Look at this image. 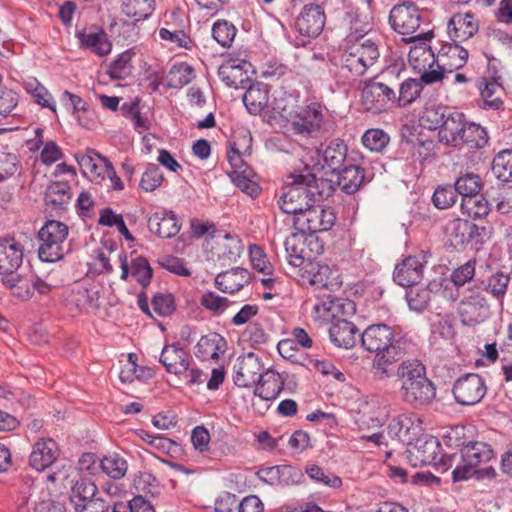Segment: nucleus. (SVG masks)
Instances as JSON below:
<instances>
[{
	"instance_id": "nucleus-1",
	"label": "nucleus",
	"mask_w": 512,
	"mask_h": 512,
	"mask_svg": "<svg viewBox=\"0 0 512 512\" xmlns=\"http://www.w3.org/2000/svg\"><path fill=\"white\" fill-rule=\"evenodd\" d=\"M360 341L366 351L375 353L372 368L379 380L392 377L391 366L407 353L406 341L395 338L392 328L386 324L370 325L360 335Z\"/></svg>"
},
{
	"instance_id": "nucleus-2",
	"label": "nucleus",
	"mask_w": 512,
	"mask_h": 512,
	"mask_svg": "<svg viewBox=\"0 0 512 512\" xmlns=\"http://www.w3.org/2000/svg\"><path fill=\"white\" fill-rule=\"evenodd\" d=\"M291 183L282 188L278 200L279 208L294 217L306 211L312 203H319L334 193V184L326 178H317L312 173L291 175Z\"/></svg>"
},
{
	"instance_id": "nucleus-3",
	"label": "nucleus",
	"mask_w": 512,
	"mask_h": 512,
	"mask_svg": "<svg viewBox=\"0 0 512 512\" xmlns=\"http://www.w3.org/2000/svg\"><path fill=\"white\" fill-rule=\"evenodd\" d=\"M401 382L403 402L414 407L430 405L436 398V386L427 377L426 367L419 360L403 361L395 373Z\"/></svg>"
},
{
	"instance_id": "nucleus-4",
	"label": "nucleus",
	"mask_w": 512,
	"mask_h": 512,
	"mask_svg": "<svg viewBox=\"0 0 512 512\" xmlns=\"http://www.w3.org/2000/svg\"><path fill=\"white\" fill-rule=\"evenodd\" d=\"M24 258L23 244L12 236L0 237V280L5 288L21 299H28L30 291L19 286L22 278L17 273Z\"/></svg>"
},
{
	"instance_id": "nucleus-5",
	"label": "nucleus",
	"mask_w": 512,
	"mask_h": 512,
	"mask_svg": "<svg viewBox=\"0 0 512 512\" xmlns=\"http://www.w3.org/2000/svg\"><path fill=\"white\" fill-rule=\"evenodd\" d=\"M462 465H458L452 472L454 482L467 480L473 476L477 479H494L497 475L492 466L480 468L494 458V451L485 442H469L461 449Z\"/></svg>"
},
{
	"instance_id": "nucleus-6",
	"label": "nucleus",
	"mask_w": 512,
	"mask_h": 512,
	"mask_svg": "<svg viewBox=\"0 0 512 512\" xmlns=\"http://www.w3.org/2000/svg\"><path fill=\"white\" fill-rule=\"evenodd\" d=\"M421 13L417 5L410 1H404L395 5L389 14V23L394 31L404 36H409L407 42L429 41L433 38L432 30L414 34L421 25Z\"/></svg>"
},
{
	"instance_id": "nucleus-7",
	"label": "nucleus",
	"mask_w": 512,
	"mask_h": 512,
	"mask_svg": "<svg viewBox=\"0 0 512 512\" xmlns=\"http://www.w3.org/2000/svg\"><path fill=\"white\" fill-rule=\"evenodd\" d=\"M468 55V51L465 48L460 46L458 42H453L443 44L436 56H434L430 47L426 48L425 46H420L411 49L408 57L410 62L417 61L420 56L424 58V61H426L428 57H432L433 63H435L438 68L447 73H452L466 64Z\"/></svg>"
},
{
	"instance_id": "nucleus-8",
	"label": "nucleus",
	"mask_w": 512,
	"mask_h": 512,
	"mask_svg": "<svg viewBox=\"0 0 512 512\" xmlns=\"http://www.w3.org/2000/svg\"><path fill=\"white\" fill-rule=\"evenodd\" d=\"M69 233L68 226L57 220H48L38 232L41 244L38 248V255L42 261L56 262L63 258L65 250L63 247Z\"/></svg>"
},
{
	"instance_id": "nucleus-9",
	"label": "nucleus",
	"mask_w": 512,
	"mask_h": 512,
	"mask_svg": "<svg viewBox=\"0 0 512 512\" xmlns=\"http://www.w3.org/2000/svg\"><path fill=\"white\" fill-rule=\"evenodd\" d=\"M336 221V214L331 207L312 203L306 211L293 217V226L301 234L328 231Z\"/></svg>"
},
{
	"instance_id": "nucleus-10",
	"label": "nucleus",
	"mask_w": 512,
	"mask_h": 512,
	"mask_svg": "<svg viewBox=\"0 0 512 512\" xmlns=\"http://www.w3.org/2000/svg\"><path fill=\"white\" fill-rule=\"evenodd\" d=\"M325 107L319 102L300 108L291 122L295 134L303 136H313L322 131L324 125Z\"/></svg>"
},
{
	"instance_id": "nucleus-11",
	"label": "nucleus",
	"mask_w": 512,
	"mask_h": 512,
	"mask_svg": "<svg viewBox=\"0 0 512 512\" xmlns=\"http://www.w3.org/2000/svg\"><path fill=\"white\" fill-rule=\"evenodd\" d=\"M361 99L365 110L377 114L386 111L389 104L396 102V93L391 86L370 79L362 89Z\"/></svg>"
},
{
	"instance_id": "nucleus-12",
	"label": "nucleus",
	"mask_w": 512,
	"mask_h": 512,
	"mask_svg": "<svg viewBox=\"0 0 512 512\" xmlns=\"http://www.w3.org/2000/svg\"><path fill=\"white\" fill-rule=\"evenodd\" d=\"M489 313V304L480 288H470L469 294L459 304L461 322L466 326H475L488 318Z\"/></svg>"
},
{
	"instance_id": "nucleus-13",
	"label": "nucleus",
	"mask_w": 512,
	"mask_h": 512,
	"mask_svg": "<svg viewBox=\"0 0 512 512\" xmlns=\"http://www.w3.org/2000/svg\"><path fill=\"white\" fill-rule=\"evenodd\" d=\"M452 392L458 404L471 406L483 399L487 392V387L480 375L468 373L455 381Z\"/></svg>"
},
{
	"instance_id": "nucleus-14",
	"label": "nucleus",
	"mask_w": 512,
	"mask_h": 512,
	"mask_svg": "<svg viewBox=\"0 0 512 512\" xmlns=\"http://www.w3.org/2000/svg\"><path fill=\"white\" fill-rule=\"evenodd\" d=\"M264 369L265 367L261 358L250 352L238 358V363L235 365L233 381L238 387H255Z\"/></svg>"
},
{
	"instance_id": "nucleus-15",
	"label": "nucleus",
	"mask_w": 512,
	"mask_h": 512,
	"mask_svg": "<svg viewBox=\"0 0 512 512\" xmlns=\"http://www.w3.org/2000/svg\"><path fill=\"white\" fill-rule=\"evenodd\" d=\"M325 21V12L320 5L306 4L296 19L295 27L301 35L315 38L323 31Z\"/></svg>"
},
{
	"instance_id": "nucleus-16",
	"label": "nucleus",
	"mask_w": 512,
	"mask_h": 512,
	"mask_svg": "<svg viewBox=\"0 0 512 512\" xmlns=\"http://www.w3.org/2000/svg\"><path fill=\"white\" fill-rule=\"evenodd\" d=\"M81 49H87L99 57H105L112 51V42L107 33L95 26L76 32Z\"/></svg>"
},
{
	"instance_id": "nucleus-17",
	"label": "nucleus",
	"mask_w": 512,
	"mask_h": 512,
	"mask_svg": "<svg viewBox=\"0 0 512 512\" xmlns=\"http://www.w3.org/2000/svg\"><path fill=\"white\" fill-rule=\"evenodd\" d=\"M442 279H435L427 286H417V284L406 290V300L411 310L423 312L429 306V303L441 292Z\"/></svg>"
},
{
	"instance_id": "nucleus-18",
	"label": "nucleus",
	"mask_w": 512,
	"mask_h": 512,
	"mask_svg": "<svg viewBox=\"0 0 512 512\" xmlns=\"http://www.w3.org/2000/svg\"><path fill=\"white\" fill-rule=\"evenodd\" d=\"M341 20L349 33L347 39L349 42H360L371 31L372 25L366 15L359 13L357 8L347 6L341 13Z\"/></svg>"
},
{
	"instance_id": "nucleus-19",
	"label": "nucleus",
	"mask_w": 512,
	"mask_h": 512,
	"mask_svg": "<svg viewBox=\"0 0 512 512\" xmlns=\"http://www.w3.org/2000/svg\"><path fill=\"white\" fill-rule=\"evenodd\" d=\"M441 444L437 437L422 434L416 442L408 449L410 456L414 459V465H429L436 461Z\"/></svg>"
},
{
	"instance_id": "nucleus-20",
	"label": "nucleus",
	"mask_w": 512,
	"mask_h": 512,
	"mask_svg": "<svg viewBox=\"0 0 512 512\" xmlns=\"http://www.w3.org/2000/svg\"><path fill=\"white\" fill-rule=\"evenodd\" d=\"M448 34L453 42H463L479 30V22L471 13H456L448 22Z\"/></svg>"
},
{
	"instance_id": "nucleus-21",
	"label": "nucleus",
	"mask_w": 512,
	"mask_h": 512,
	"mask_svg": "<svg viewBox=\"0 0 512 512\" xmlns=\"http://www.w3.org/2000/svg\"><path fill=\"white\" fill-rule=\"evenodd\" d=\"M148 229L160 238L170 239L178 234L181 223L172 211H158L148 219Z\"/></svg>"
},
{
	"instance_id": "nucleus-22",
	"label": "nucleus",
	"mask_w": 512,
	"mask_h": 512,
	"mask_svg": "<svg viewBox=\"0 0 512 512\" xmlns=\"http://www.w3.org/2000/svg\"><path fill=\"white\" fill-rule=\"evenodd\" d=\"M76 160L83 174L95 183H101L105 179V173L111 164L106 157L94 150H88L84 155H77Z\"/></svg>"
},
{
	"instance_id": "nucleus-23",
	"label": "nucleus",
	"mask_w": 512,
	"mask_h": 512,
	"mask_svg": "<svg viewBox=\"0 0 512 512\" xmlns=\"http://www.w3.org/2000/svg\"><path fill=\"white\" fill-rule=\"evenodd\" d=\"M463 113L452 111L445 117L443 125L438 132L439 141L445 145L459 147L461 145V134L466 124Z\"/></svg>"
},
{
	"instance_id": "nucleus-24",
	"label": "nucleus",
	"mask_w": 512,
	"mask_h": 512,
	"mask_svg": "<svg viewBox=\"0 0 512 512\" xmlns=\"http://www.w3.org/2000/svg\"><path fill=\"white\" fill-rule=\"evenodd\" d=\"M249 68H251V64L247 61L237 63L235 60H229L219 67L218 74L227 86L244 89L250 82Z\"/></svg>"
},
{
	"instance_id": "nucleus-25",
	"label": "nucleus",
	"mask_w": 512,
	"mask_h": 512,
	"mask_svg": "<svg viewBox=\"0 0 512 512\" xmlns=\"http://www.w3.org/2000/svg\"><path fill=\"white\" fill-rule=\"evenodd\" d=\"M423 264L416 256L405 258L395 267L393 280L400 286L411 287L418 284L423 276Z\"/></svg>"
},
{
	"instance_id": "nucleus-26",
	"label": "nucleus",
	"mask_w": 512,
	"mask_h": 512,
	"mask_svg": "<svg viewBox=\"0 0 512 512\" xmlns=\"http://www.w3.org/2000/svg\"><path fill=\"white\" fill-rule=\"evenodd\" d=\"M284 378L271 368H265L254 387V395L263 400H274L284 388Z\"/></svg>"
},
{
	"instance_id": "nucleus-27",
	"label": "nucleus",
	"mask_w": 512,
	"mask_h": 512,
	"mask_svg": "<svg viewBox=\"0 0 512 512\" xmlns=\"http://www.w3.org/2000/svg\"><path fill=\"white\" fill-rule=\"evenodd\" d=\"M347 152L348 147L344 140L339 138L331 140L320 150L324 162L323 167H327L333 174L340 171L349 163Z\"/></svg>"
},
{
	"instance_id": "nucleus-28",
	"label": "nucleus",
	"mask_w": 512,
	"mask_h": 512,
	"mask_svg": "<svg viewBox=\"0 0 512 512\" xmlns=\"http://www.w3.org/2000/svg\"><path fill=\"white\" fill-rule=\"evenodd\" d=\"M227 348V342L223 336L213 332L200 338L195 346V355L202 361H217Z\"/></svg>"
},
{
	"instance_id": "nucleus-29",
	"label": "nucleus",
	"mask_w": 512,
	"mask_h": 512,
	"mask_svg": "<svg viewBox=\"0 0 512 512\" xmlns=\"http://www.w3.org/2000/svg\"><path fill=\"white\" fill-rule=\"evenodd\" d=\"M71 198L70 184L66 181H55L47 187L44 199L47 209L58 214L66 210Z\"/></svg>"
},
{
	"instance_id": "nucleus-30",
	"label": "nucleus",
	"mask_w": 512,
	"mask_h": 512,
	"mask_svg": "<svg viewBox=\"0 0 512 512\" xmlns=\"http://www.w3.org/2000/svg\"><path fill=\"white\" fill-rule=\"evenodd\" d=\"M249 282V271L241 267H235L221 272L215 277L216 288L224 293L230 294L240 291Z\"/></svg>"
},
{
	"instance_id": "nucleus-31",
	"label": "nucleus",
	"mask_w": 512,
	"mask_h": 512,
	"mask_svg": "<svg viewBox=\"0 0 512 512\" xmlns=\"http://www.w3.org/2000/svg\"><path fill=\"white\" fill-rule=\"evenodd\" d=\"M189 355L175 344L165 345L160 355V362L168 373L182 375L188 371L190 365Z\"/></svg>"
},
{
	"instance_id": "nucleus-32",
	"label": "nucleus",
	"mask_w": 512,
	"mask_h": 512,
	"mask_svg": "<svg viewBox=\"0 0 512 512\" xmlns=\"http://www.w3.org/2000/svg\"><path fill=\"white\" fill-rule=\"evenodd\" d=\"M359 330L356 325L347 319L334 321L329 329V337L334 345L350 349L355 346Z\"/></svg>"
},
{
	"instance_id": "nucleus-33",
	"label": "nucleus",
	"mask_w": 512,
	"mask_h": 512,
	"mask_svg": "<svg viewBox=\"0 0 512 512\" xmlns=\"http://www.w3.org/2000/svg\"><path fill=\"white\" fill-rule=\"evenodd\" d=\"M58 446L53 439L40 440L35 443L30 454L29 463L37 471H43L56 460Z\"/></svg>"
},
{
	"instance_id": "nucleus-34",
	"label": "nucleus",
	"mask_w": 512,
	"mask_h": 512,
	"mask_svg": "<svg viewBox=\"0 0 512 512\" xmlns=\"http://www.w3.org/2000/svg\"><path fill=\"white\" fill-rule=\"evenodd\" d=\"M419 430L412 417L408 414H401L393 418L387 427L390 438L397 439L403 444L412 445V440Z\"/></svg>"
},
{
	"instance_id": "nucleus-35",
	"label": "nucleus",
	"mask_w": 512,
	"mask_h": 512,
	"mask_svg": "<svg viewBox=\"0 0 512 512\" xmlns=\"http://www.w3.org/2000/svg\"><path fill=\"white\" fill-rule=\"evenodd\" d=\"M335 174H337V185L346 194L358 191L365 179L364 169L351 163L345 165Z\"/></svg>"
},
{
	"instance_id": "nucleus-36",
	"label": "nucleus",
	"mask_w": 512,
	"mask_h": 512,
	"mask_svg": "<svg viewBox=\"0 0 512 512\" xmlns=\"http://www.w3.org/2000/svg\"><path fill=\"white\" fill-rule=\"evenodd\" d=\"M478 88L484 101V108L503 110L504 102L501 99L503 87L494 79L483 77L480 79Z\"/></svg>"
},
{
	"instance_id": "nucleus-37",
	"label": "nucleus",
	"mask_w": 512,
	"mask_h": 512,
	"mask_svg": "<svg viewBox=\"0 0 512 512\" xmlns=\"http://www.w3.org/2000/svg\"><path fill=\"white\" fill-rule=\"evenodd\" d=\"M98 494V488L92 481L85 478L77 480L71 489L70 501L77 512L86 505L89 501H95Z\"/></svg>"
},
{
	"instance_id": "nucleus-38",
	"label": "nucleus",
	"mask_w": 512,
	"mask_h": 512,
	"mask_svg": "<svg viewBox=\"0 0 512 512\" xmlns=\"http://www.w3.org/2000/svg\"><path fill=\"white\" fill-rule=\"evenodd\" d=\"M268 101V90L259 83L251 84L243 95V103L253 115L260 114L267 107Z\"/></svg>"
},
{
	"instance_id": "nucleus-39",
	"label": "nucleus",
	"mask_w": 512,
	"mask_h": 512,
	"mask_svg": "<svg viewBox=\"0 0 512 512\" xmlns=\"http://www.w3.org/2000/svg\"><path fill=\"white\" fill-rule=\"evenodd\" d=\"M287 259L293 267H304L309 257L305 254V240L298 233H292L284 242Z\"/></svg>"
},
{
	"instance_id": "nucleus-40",
	"label": "nucleus",
	"mask_w": 512,
	"mask_h": 512,
	"mask_svg": "<svg viewBox=\"0 0 512 512\" xmlns=\"http://www.w3.org/2000/svg\"><path fill=\"white\" fill-rule=\"evenodd\" d=\"M460 137L461 145H466L469 149H481L489 141L487 130L474 122H466Z\"/></svg>"
},
{
	"instance_id": "nucleus-41",
	"label": "nucleus",
	"mask_w": 512,
	"mask_h": 512,
	"mask_svg": "<svg viewBox=\"0 0 512 512\" xmlns=\"http://www.w3.org/2000/svg\"><path fill=\"white\" fill-rule=\"evenodd\" d=\"M308 266L310 269L306 271L309 273V282L311 285L328 290H333L334 287L339 285L337 278L331 277L332 272L327 265L310 262Z\"/></svg>"
},
{
	"instance_id": "nucleus-42",
	"label": "nucleus",
	"mask_w": 512,
	"mask_h": 512,
	"mask_svg": "<svg viewBox=\"0 0 512 512\" xmlns=\"http://www.w3.org/2000/svg\"><path fill=\"white\" fill-rule=\"evenodd\" d=\"M461 210L471 218L481 219L489 214L490 204L484 194L478 193L469 198H462Z\"/></svg>"
},
{
	"instance_id": "nucleus-43",
	"label": "nucleus",
	"mask_w": 512,
	"mask_h": 512,
	"mask_svg": "<svg viewBox=\"0 0 512 512\" xmlns=\"http://www.w3.org/2000/svg\"><path fill=\"white\" fill-rule=\"evenodd\" d=\"M98 466L107 476L114 480L123 478L128 470L126 459L118 453L104 456Z\"/></svg>"
},
{
	"instance_id": "nucleus-44",
	"label": "nucleus",
	"mask_w": 512,
	"mask_h": 512,
	"mask_svg": "<svg viewBox=\"0 0 512 512\" xmlns=\"http://www.w3.org/2000/svg\"><path fill=\"white\" fill-rule=\"evenodd\" d=\"M510 281L508 274L503 272H497L493 274L487 283L475 281L474 286L479 287L480 291L485 294H491L495 298L499 299L503 297L507 291V287Z\"/></svg>"
},
{
	"instance_id": "nucleus-45",
	"label": "nucleus",
	"mask_w": 512,
	"mask_h": 512,
	"mask_svg": "<svg viewBox=\"0 0 512 512\" xmlns=\"http://www.w3.org/2000/svg\"><path fill=\"white\" fill-rule=\"evenodd\" d=\"M483 186L481 177L473 172H465L460 174L454 182V187L462 198H469L478 194Z\"/></svg>"
},
{
	"instance_id": "nucleus-46",
	"label": "nucleus",
	"mask_w": 512,
	"mask_h": 512,
	"mask_svg": "<svg viewBox=\"0 0 512 512\" xmlns=\"http://www.w3.org/2000/svg\"><path fill=\"white\" fill-rule=\"evenodd\" d=\"M154 10V0H122V12L136 22L147 19Z\"/></svg>"
},
{
	"instance_id": "nucleus-47",
	"label": "nucleus",
	"mask_w": 512,
	"mask_h": 512,
	"mask_svg": "<svg viewBox=\"0 0 512 512\" xmlns=\"http://www.w3.org/2000/svg\"><path fill=\"white\" fill-rule=\"evenodd\" d=\"M134 52L126 50L122 52L108 68V75L113 80H125L132 74L133 66L131 64Z\"/></svg>"
},
{
	"instance_id": "nucleus-48",
	"label": "nucleus",
	"mask_w": 512,
	"mask_h": 512,
	"mask_svg": "<svg viewBox=\"0 0 512 512\" xmlns=\"http://www.w3.org/2000/svg\"><path fill=\"white\" fill-rule=\"evenodd\" d=\"M194 78V69L187 63L174 64L168 72V87L182 88L188 85Z\"/></svg>"
},
{
	"instance_id": "nucleus-49",
	"label": "nucleus",
	"mask_w": 512,
	"mask_h": 512,
	"mask_svg": "<svg viewBox=\"0 0 512 512\" xmlns=\"http://www.w3.org/2000/svg\"><path fill=\"white\" fill-rule=\"evenodd\" d=\"M492 172L502 182H512V149L503 150L494 157Z\"/></svg>"
},
{
	"instance_id": "nucleus-50",
	"label": "nucleus",
	"mask_w": 512,
	"mask_h": 512,
	"mask_svg": "<svg viewBox=\"0 0 512 512\" xmlns=\"http://www.w3.org/2000/svg\"><path fill=\"white\" fill-rule=\"evenodd\" d=\"M423 90V85L418 79L408 78L403 81L399 87V95L396 96L398 106L405 107L412 104L420 97Z\"/></svg>"
},
{
	"instance_id": "nucleus-51",
	"label": "nucleus",
	"mask_w": 512,
	"mask_h": 512,
	"mask_svg": "<svg viewBox=\"0 0 512 512\" xmlns=\"http://www.w3.org/2000/svg\"><path fill=\"white\" fill-rule=\"evenodd\" d=\"M468 220L456 218L451 220L446 226V234L448 240L454 248L463 249L465 248V240Z\"/></svg>"
},
{
	"instance_id": "nucleus-52",
	"label": "nucleus",
	"mask_w": 512,
	"mask_h": 512,
	"mask_svg": "<svg viewBox=\"0 0 512 512\" xmlns=\"http://www.w3.org/2000/svg\"><path fill=\"white\" fill-rule=\"evenodd\" d=\"M236 34L237 28L225 19L218 20L213 24L212 36L224 48L231 47Z\"/></svg>"
},
{
	"instance_id": "nucleus-53",
	"label": "nucleus",
	"mask_w": 512,
	"mask_h": 512,
	"mask_svg": "<svg viewBox=\"0 0 512 512\" xmlns=\"http://www.w3.org/2000/svg\"><path fill=\"white\" fill-rule=\"evenodd\" d=\"M449 111L450 108L443 105L428 106L423 111L421 121L423 122L424 127L430 130L440 129Z\"/></svg>"
},
{
	"instance_id": "nucleus-54",
	"label": "nucleus",
	"mask_w": 512,
	"mask_h": 512,
	"mask_svg": "<svg viewBox=\"0 0 512 512\" xmlns=\"http://www.w3.org/2000/svg\"><path fill=\"white\" fill-rule=\"evenodd\" d=\"M458 195L454 185L438 186L433 193L432 202L438 209H448L456 203Z\"/></svg>"
},
{
	"instance_id": "nucleus-55",
	"label": "nucleus",
	"mask_w": 512,
	"mask_h": 512,
	"mask_svg": "<svg viewBox=\"0 0 512 512\" xmlns=\"http://www.w3.org/2000/svg\"><path fill=\"white\" fill-rule=\"evenodd\" d=\"M362 40V42H354L350 48L365 60L366 63L373 66L380 56L378 45L371 38Z\"/></svg>"
},
{
	"instance_id": "nucleus-56",
	"label": "nucleus",
	"mask_w": 512,
	"mask_h": 512,
	"mask_svg": "<svg viewBox=\"0 0 512 512\" xmlns=\"http://www.w3.org/2000/svg\"><path fill=\"white\" fill-rule=\"evenodd\" d=\"M245 171V169L243 171L232 170L228 175L236 187L250 197L255 198L259 195L261 188L245 174Z\"/></svg>"
},
{
	"instance_id": "nucleus-57",
	"label": "nucleus",
	"mask_w": 512,
	"mask_h": 512,
	"mask_svg": "<svg viewBox=\"0 0 512 512\" xmlns=\"http://www.w3.org/2000/svg\"><path fill=\"white\" fill-rule=\"evenodd\" d=\"M369 67L371 66L358 54L352 51L351 48H349V50L343 55L342 68L346 69L353 77L364 75Z\"/></svg>"
},
{
	"instance_id": "nucleus-58",
	"label": "nucleus",
	"mask_w": 512,
	"mask_h": 512,
	"mask_svg": "<svg viewBox=\"0 0 512 512\" xmlns=\"http://www.w3.org/2000/svg\"><path fill=\"white\" fill-rule=\"evenodd\" d=\"M306 473L312 480L322 483L328 487L339 488L342 485L340 477L333 473L324 471V469L318 465H308L306 467Z\"/></svg>"
},
{
	"instance_id": "nucleus-59",
	"label": "nucleus",
	"mask_w": 512,
	"mask_h": 512,
	"mask_svg": "<svg viewBox=\"0 0 512 512\" xmlns=\"http://www.w3.org/2000/svg\"><path fill=\"white\" fill-rule=\"evenodd\" d=\"M153 270L144 257H137L131 263V275L142 287H147L151 281Z\"/></svg>"
},
{
	"instance_id": "nucleus-60",
	"label": "nucleus",
	"mask_w": 512,
	"mask_h": 512,
	"mask_svg": "<svg viewBox=\"0 0 512 512\" xmlns=\"http://www.w3.org/2000/svg\"><path fill=\"white\" fill-rule=\"evenodd\" d=\"M389 136L383 130L370 129L362 136L363 145L371 151L380 152L389 143Z\"/></svg>"
},
{
	"instance_id": "nucleus-61",
	"label": "nucleus",
	"mask_w": 512,
	"mask_h": 512,
	"mask_svg": "<svg viewBox=\"0 0 512 512\" xmlns=\"http://www.w3.org/2000/svg\"><path fill=\"white\" fill-rule=\"evenodd\" d=\"M164 177L156 164H148L140 180V187L146 192L156 190L162 183Z\"/></svg>"
},
{
	"instance_id": "nucleus-62",
	"label": "nucleus",
	"mask_w": 512,
	"mask_h": 512,
	"mask_svg": "<svg viewBox=\"0 0 512 512\" xmlns=\"http://www.w3.org/2000/svg\"><path fill=\"white\" fill-rule=\"evenodd\" d=\"M19 166V159L16 154L0 151V182L13 176Z\"/></svg>"
},
{
	"instance_id": "nucleus-63",
	"label": "nucleus",
	"mask_w": 512,
	"mask_h": 512,
	"mask_svg": "<svg viewBox=\"0 0 512 512\" xmlns=\"http://www.w3.org/2000/svg\"><path fill=\"white\" fill-rule=\"evenodd\" d=\"M467 226L468 233H466L465 248L470 246L472 249L477 250L485 241L487 228L486 226H479L469 220Z\"/></svg>"
},
{
	"instance_id": "nucleus-64",
	"label": "nucleus",
	"mask_w": 512,
	"mask_h": 512,
	"mask_svg": "<svg viewBox=\"0 0 512 512\" xmlns=\"http://www.w3.org/2000/svg\"><path fill=\"white\" fill-rule=\"evenodd\" d=\"M475 275V261H468L465 264L456 268L450 279L457 287L464 286L467 282L471 281Z\"/></svg>"
}]
</instances>
